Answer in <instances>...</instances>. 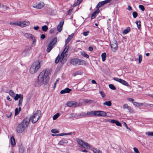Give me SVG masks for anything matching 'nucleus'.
I'll return each instance as SVG.
<instances>
[{
    "label": "nucleus",
    "instance_id": "nucleus-42",
    "mask_svg": "<svg viewBox=\"0 0 153 153\" xmlns=\"http://www.w3.org/2000/svg\"><path fill=\"white\" fill-rule=\"evenodd\" d=\"M79 116H82L83 117H85L87 116V115L86 114V113H85V112H82L79 115Z\"/></svg>",
    "mask_w": 153,
    "mask_h": 153
},
{
    "label": "nucleus",
    "instance_id": "nucleus-40",
    "mask_svg": "<svg viewBox=\"0 0 153 153\" xmlns=\"http://www.w3.org/2000/svg\"><path fill=\"white\" fill-rule=\"evenodd\" d=\"M93 151L94 153H102V152L97 149H94Z\"/></svg>",
    "mask_w": 153,
    "mask_h": 153
},
{
    "label": "nucleus",
    "instance_id": "nucleus-16",
    "mask_svg": "<svg viewBox=\"0 0 153 153\" xmlns=\"http://www.w3.org/2000/svg\"><path fill=\"white\" fill-rule=\"evenodd\" d=\"M24 36L27 39H32L34 37L32 34L28 33H25L24 34Z\"/></svg>",
    "mask_w": 153,
    "mask_h": 153
},
{
    "label": "nucleus",
    "instance_id": "nucleus-39",
    "mask_svg": "<svg viewBox=\"0 0 153 153\" xmlns=\"http://www.w3.org/2000/svg\"><path fill=\"white\" fill-rule=\"evenodd\" d=\"M23 99L22 97L20 99H19V103H18V106L19 107H21L22 106V103L23 101Z\"/></svg>",
    "mask_w": 153,
    "mask_h": 153
},
{
    "label": "nucleus",
    "instance_id": "nucleus-36",
    "mask_svg": "<svg viewBox=\"0 0 153 153\" xmlns=\"http://www.w3.org/2000/svg\"><path fill=\"white\" fill-rule=\"evenodd\" d=\"M19 22H12L10 23V25H15L18 26H19Z\"/></svg>",
    "mask_w": 153,
    "mask_h": 153
},
{
    "label": "nucleus",
    "instance_id": "nucleus-61",
    "mask_svg": "<svg viewBox=\"0 0 153 153\" xmlns=\"http://www.w3.org/2000/svg\"><path fill=\"white\" fill-rule=\"evenodd\" d=\"M111 0H105V1H103V3L104 4H105L106 3H108Z\"/></svg>",
    "mask_w": 153,
    "mask_h": 153
},
{
    "label": "nucleus",
    "instance_id": "nucleus-6",
    "mask_svg": "<svg viewBox=\"0 0 153 153\" xmlns=\"http://www.w3.org/2000/svg\"><path fill=\"white\" fill-rule=\"evenodd\" d=\"M57 40V37H56L50 42L47 49L46 51L47 52H49L51 51L54 45L56 42Z\"/></svg>",
    "mask_w": 153,
    "mask_h": 153
},
{
    "label": "nucleus",
    "instance_id": "nucleus-2",
    "mask_svg": "<svg viewBox=\"0 0 153 153\" xmlns=\"http://www.w3.org/2000/svg\"><path fill=\"white\" fill-rule=\"evenodd\" d=\"M49 80V77L47 75H45L44 71L41 72L38 77L37 84L39 85L43 84L45 85L48 83Z\"/></svg>",
    "mask_w": 153,
    "mask_h": 153
},
{
    "label": "nucleus",
    "instance_id": "nucleus-24",
    "mask_svg": "<svg viewBox=\"0 0 153 153\" xmlns=\"http://www.w3.org/2000/svg\"><path fill=\"white\" fill-rule=\"evenodd\" d=\"M47 13L48 14L50 15H53L54 13V11L50 8H48L47 9Z\"/></svg>",
    "mask_w": 153,
    "mask_h": 153
},
{
    "label": "nucleus",
    "instance_id": "nucleus-9",
    "mask_svg": "<svg viewBox=\"0 0 153 153\" xmlns=\"http://www.w3.org/2000/svg\"><path fill=\"white\" fill-rule=\"evenodd\" d=\"M81 61L78 59H73L70 60V63L71 64L75 65H80L81 64Z\"/></svg>",
    "mask_w": 153,
    "mask_h": 153
},
{
    "label": "nucleus",
    "instance_id": "nucleus-32",
    "mask_svg": "<svg viewBox=\"0 0 153 153\" xmlns=\"http://www.w3.org/2000/svg\"><path fill=\"white\" fill-rule=\"evenodd\" d=\"M104 5L103 1L99 2L96 6V8L97 9H99V8Z\"/></svg>",
    "mask_w": 153,
    "mask_h": 153
},
{
    "label": "nucleus",
    "instance_id": "nucleus-31",
    "mask_svg": "<svg viewBox=\"0 0 153 153\" xmlns=\"http://www.w3.org/2000/svg\"><path fill=\"white\" fill-rule=\"evenodd\" d=\"M83 73V72L81 71H76V72H75V73H74L73 74V76H76L78 75H82Z\"/></svg>",
    "mask_w": 153,
    "mask_h": 153
},
{
    "label": "nucleus",
    "instance_id": "nucleus-8",
    "mask_svg": "<svg viewBox=\"0 0 153 153\" xmlns=\"http://www.w3.org/2000/svg\"><path fill=\"white\" fill-rule=\"evenodd\" d=\"M110 46L113 52H115V51L117 50L118 49L117 43L115 40H114L111 43Z\"/></svg>",
    "mask_w": 153,
    "mask_h": 153
},
{
    "label": "nucleus",
    "instance_id": "nucleus-55",
    "mask_svg": "<svg viewBox=\"0 0 153 153\" xmlns=\"http://www.w3.org/2000/svg\"><path fill=\"white\" fill-rule=\"evenodd\" d=\"M89 33V31H88L86 32H84L83 33V34L85 36H87L88 35Z\"/></svg>",
    "mask_w": 153,
    "mask_h": 153
},
{
    "label": "nucleus",
    "instance_id": "nucleus-27",
    "mask_svg": "<svg viewBox=\"0 0 153 153\" xmlns=\"http://www.w3.org/2000/svg\"><path fill=\"white\" fill-rule=\"evenodd\" d=\"M10 143L13 146L15 145V141L14 138L13 137H12L10 138Z\"/></svg>",
    "mask_w": 153,
    "mask_h": 153
},
{
    "label": "nucleus",
    "instance_id": "nucleus-58",
    "mask_svg": "<svg viewBox=\"0 0 153 153\" xmlns=\"http://www.w3.org/2000/svg\"><path fill=\"white\" fill-rule=\"evenodd\" d=\"M12 115L11 112L9 113L8 114H6V117L8 118H10L11 117Z\"/></svg>",
    "mask_w": 153,
    "mask_h": 153
},
{
    "label": "nucleus",
    "instance_id": "nucleus-57",
    "mask_svg": "<svg viewBox=\"0 0 153 153\" xmlns=\"http://www.w3.org/2000/svg\"><path fill=\"white\" fill-rule=\"evenodd\" d=\"M115 124L117 126H122L121 124L117 120Z\"/></svg>",
    "mask_w": 153,
    "mask_h": 153
},
{
    "label": "nucleus",
    "instance_id": "nucleus-30",
    "mask_svg": "<svg viewBox=\"0 0 153 153\" xmlns=\"http://www.w3.org/2000/svg\"><path fill=\"white\" fill-rule=\"evenodd\" d=\"M82 0H77V1L74 3L73 6L74 7H75L79 5Z\"/></svg>",
    "mask_w": 153,
    "mask_h": 153
},
{
    "label": "nucleus",
    "instance_id": "nucleus-28",
    "mask_svg": "<svg viewBox=\"0 0 153 153\" xmlns=\"http://www.w3.org/2000/svg\"><path fill=\"white\" fill-rule=\"evenodd\" d=\"M101 57L102 61L103 62H104L105 61L106 57V53L105 52L102 53L101 55Z\"/></svg>",
    "mask_w": 153,
    "mask_h": 153
},
{
    "label": "nucleus",
    "instance_id": "nucleus-62",
    "mask_svg": "<svg viewBox=\"0 0 153 153\" xmlns=\"http://www.w3.org/2000/svg\"><path fill=\"white\" fill-rule=\"evenodd\" d=\"M45 37H46V36L45 34H42L40 38H41V39H44L45 38Z\"/></svg>",
    "mask_w": 153,
    "mask_h": 153
},
{
    "label": "nucleus",
    "instance_id": "nucleus-18",
    "mask_svg": "<svg viewBox=\"0 0 153 153\" xmlns=\"http://www.w3.org/2000/svg\"><path fill=\"white\" fill-rule=\"evenodd\" d=\"M80 146L84 148H87L88 149H90V146L87 143H85L84 141V143H82Z\"/></svg>",
    "mask_w": 153,
    "mask_h": 153
},
{
    "label": "nucleus",
    "instance_id": "nucleus-43",
    "mask_svg": "<svg viewBox=\"0 0 153 153\" xmlns=\"http://www.w3.org/2000/svg\"><path fill=\"white\" fill-rule=\"evenodd\" d=\"M132 103L134 104V105H135L136 106H139L140 105H143L142 103H139L138 102H132Z\"/></svg>",
    "mask_w": 153,
    "mask_h": 153
},
{
    "label": "nucleus",
    "instance_id": "nucleus-14",
    "mask_svg": "<svg viewBox=\"0 0 153 153\" xmlns=\"http://www.w3.org/2000/svg\"><path fill=\"white\" fill-rule=\"evenodd\" d=\"M100 12V10L99 9H96L91 14V19H93L95 18L97 15Z\"/></svg>",
    "mask_w": 153,
    "mask_h": 153
},
{
    "label": "nucleus",
    "instance_id": "nucleus-37",
    "mask_svg": "<svg viewBox=\"0 0 153 153\" xmlns=\"http://www.w3.org/2000/svg\"><path fill=\"white\" fill-rule=\"evenodd\" d=\"M48 29V27L46 25H45L42 27V30L44 31H46Z\"/></svg>",
    "mask_w": 153,
    "mask_h": 153
},
{
    "label": "nucleus",
    "instance_id": "nucleus-15",
    "mask_svg": "<svg viewBox=\"0 0 153 153\" xmlns=\"http://www.w3.org/2000/svg\"><path fill=\"white\" fill-rule=\"evenodd\" d=\"M64 22L63 20L61 21L58 25L57 30L59 32H60L62 29V27L64 24Z\"/></svg>",
    "mask_w": 153,
    "mask_h": 153
},
{
    "label": "nucleus",
    "instance_id": "nucleus-44",
    "mask_svg": "<svg viewBox=\"0 0 153 153\" xmlns=\"http://www.w3.org/2000/svg\"><path fill=\"white\" fill-rule=\"evenodd\" d=\"M109 88L112 90H115L116 89V87L114 86L113 84H110L109 85Z\"/></svg>",
    "mask_w": 153,
    "mask_h": 153
},
{
    "label": "nucleus",
    "instance_id": "nucleus-4",
    "mask_svg": "<svg viewBox=\"0 0 153 153\" xmlns=\"http://www.w3.org/2000/svg\"><path fill=\"white\" fill-rule=\"evenodd\" d=\"M40 63L39 61L34 62L30 68V72L31 74L36 72L40 68Z\"/></svg>",
    "mask_w": 153,
    "mask_h": 153
},
{
    "label": "nucleus",
    "instance_id": "nucleus-7",
    "mask_svg": "<svg viewBox=\"0 0 153 153\" xmlns=\"http://www.w3.org/2000/svg\"><path fill=\"white\" fill-rule=\"evenodd\" d=\"M31 49L30 47L26 46L22 53V55L24 56H28L29 55L30 50Z\"/></svg>",
    "mask_w": 153,
    "mask_h": 153
},
{
    "label": "nucleus",
    "instance_id": "nucleus-23",
    "mask_svg": "<svg viewBox=\"0 0 153 153\" xmlns=\"http://www.w3.org/2000/svg\"><path fill=\"white\" fill-rule=\"evenodd\" d=\"M74 35V34L72 33L70 35L68 38L66 39L65 41V45H67V44L69 42L71 39L73 38Z\"/></svg>",
    "mask_w": 153,
    "mask_h": 153
},
{
    "label": "nucleus",
    "instance_id": "nucleus-11",
    "mask_svg": "<svg viewBox=\"0 0 153 153\" xmlns=\"http://www.w3.org/2000/svg\"><path fill=\"white\" fill-rule=\"evenodd\" d=\"M67 105L69 107H75L78 106V104L77 102L74 101H69L67 102Z\"/></svg>",
    "mask_w": 153,
    "mask_h": 153
},
{
    "label": "nucleus",
    "instance_id": "nucleus-41",
    "mask_svg": "<svg viewBox=\"0 0 153 153\" xmlns=\"http://www.w3.org/2000/svg\"><path fill=\"white\" fill-rule=\"evenodd\" d=\"M31 40L33 41V42L32 43V45L33 46H35L36 45V39H35V37H33Z\"/></svg>",
    "mask_w": 153,
    "mask_h": 153
},
{
    "label": "nucleus",
    "instance_id": "nucleus-12",
    "mask_svg": "<svg viewBox=\"0 0 153 153\" xmlns=\"http://www.w3.org/2000/svg\"><path fill=\"white\" fill-rule=\"evenodd\" d=\"M44 6V4L43 2H40L37 4H34L33 7V8L40 9L43 7Z\"/></svg>",
    "mask_w": 153,
    "mask_h": 153
},
{
    "label": "nucleus",
    "instance_id": "nucleus-63",
    "mask_svg": "<svg viewBox=\"0 0 153 153\" xmlns=\"http://www.w3.org/2000/svg\"><path fill=\"white\" fill-rule=\"evenodd\" d=\"M117 121V120L113 119L111 120L110 122L112 123L115 124Z\"/></svg>",
    "mask_w": 153,
    "mask_h": 153
},
{
    "label": "nucleus",
    "instance_id": "nucleus-45",
    "mask_svg": "<svg viewBox=\"0 0 153 153\" xmlns=\"http://www.w3.org/2000/svg\"><path fill=\"white\" fill-rule=\"evenodd\" d=\"M71 132H70L68 133H61L57 134V135L58 136H62L65 135H71Z\"/></svg>",
    "mask_w": 153,
    "mask_h": 153
},
{
    "label": "nucleus",
    "instance_id": "nucleus-33",
    "mask_svg": "<svg viewBox=\"0 0 153 153\" xmlns=\"http://www.w3.org/2000/svg\"><path fill=\"white\" fill-rule=\"evenodd\" d=\"M9 94L12 97H13L15 95V94L14 91L12 90H10L9 91Z\"/></svg>",
    "mask_w": 153,
    "mask_h": 153
},
{
    "label": "nucleus",
    "instance_id": "nucleus-60",
    "mask_svg": "<svg viewBox=\"0 0 153 153\" xmlns=\"http://www.w3.org/2000/svg\"><path fill=\"white\" fill-rule=\"evenodd\" d=\"M59 79H58L56 80V81H55V82L54 83V85L53 86V88H55L56 87V84H57V82L59 81Z\"/></svg>",
    "mask_w": 153,
    "mask_h": 153
},
{
    "label": "nucleus",
    "instance_id": "nucleus-3",
    "mask_svg": "<svg viewBox=\"0 0 153 153\" xmlns=\"http://www.w3.org/2000/svg\"><path fill=\"white\" fill-rule=\"evenodd\" d=\"M65 48L63 51L61 53L60 55V57L59 55L56 58L55 60V62L57 64L59 61L61 62L62 63L64 64L66 61V59H64V54H65L68 51V46L65 45Z\"/></svg>",
    "mask_w": 153,
    "mask_h": 153
},
{
    "label": "nucleus",
    "instance_id": "nucleus-48",
    "mask_svg": "<svg viewBox=\"0 0 153 153\" xmlns=\"http://www.w3.org/2000/svg\"><path fill=\"white\" fill-rule=\"evenodd\" d=\"M142 56L141 55H139L138 57V63H140L142 60Z\"/></svg>",
    "mask_w": 153,
    "mask_h": 153
},
{
    "label": "nucleus",
    "instance_id": "nucleus-35",
    "mask_svg": "<svg viewBox=\"0 0 153 153\" xmlns=\"http://www.w3.org/2000/svg\"><path fill=\"white\" fill-rule=\"evenodd\" d=\"M135 23L137 25V26L139 29H140L141 27V22L139 21H136L135 22Z\"/></svg>",
    "mask_w": 153,
    "mask_h": 153
},
{
    "label": "nucleus",
    "instance_id": "nucleus-64",
    "mask_svg": "<svg viewBox=\"0 0 153 153\" xmlns=\"http://www.w3.org/2000/svg\"><path fill=\"white\" fill-rule=\"evenodd\" d=\"M148 135L153 136V131L148 132Z\"/></svg>",
    "mask_w": 153,
    "mask_h": 153
},
{
    "label": "nucleus",
    "instance_id": "nucleus-56",
    "mask_svg": "<svg viewBox=\"0 0 153 153\" xmlns=\"http://www.w3.org/2000/svg\"><path fill=\"white\" fill-rule=\"evenodd\" d=\"M134 150V152L135 153H140L139 152V151L138 149L136 148V147H134L133 148Z\"/></svg>",
    "mask_w": 153,
    "mask_h": 153
},
{
    "label": "nucleus",
    "instance_id": "nucleus-26",
    "mask_svg": "<svg viewBox=\"0 0 153 153\" xmlns=\"http://www.w3.org/2000/svg\"><path fill=\"white\" fill-rule=\"evenodd\" d=\"M68 143V141L67 140H60V141L58 143V145H62L64 144L67 143Z\"/></svg>",
    "mask_w": 153,
    "mask_h": 153
},
{
    "label": "nucleus",
    "instance_id": "nucleus-22",
    "mask_svg": "<svg viewBox=\"0 0 153 153\" xmlns=\"http://www.w3.org/2000/svg\"><path fill=\"white\" fill-rule=\"evenodd\" d=\"M22 97V98H23V95H21V94H16L15 95V96H14V97H14V99L15 100H17L19 98L20 99Z\"/></svg>",
    "mask_w": 153,
    "mask_h": 153
},
{
    "label": "nucleus",
    "instance_id": "nucleus-29",
    "mask_svg": "<svg viewBox=\"0 0 153 153\" xmlns=\"http://www.w3.org/2000/svg\"><path fill=\"white\" fill-rule=\"evenodd\" d=\"M111 101H105L103 103V105H105L108 106H111Z\"/></svg>",
    "mask_w": 153,
    "mask_h": 153
},
{
    "label": "nucleus",
    "instance_id": "nucleus-25",
    "mask_svg": "<svg viewBox=\"0 0 153 153\" xmlns=\"http://www.w3.org/2000/svg\"><path fill=\"white\" fill-rule=\"evenodd\" d=\"M120 83L125 86H129V85L128 84V82H126V81H125L124 80H123L122 79H121Z\"/></svg>",
    "mask_w": 153,
    "mask_h": 153
},
{
    "label": "nucleus",
    "instance_id": "nucleus-1",
    "mask_svg": "<svg viewBox=\"0 0 153 153\" xmlns=\"http://www.w3.org/2000/svg\"><path fill=\"white\" fill-rule=\"evenodd\" d=\"M30 121V118H26L24 119L17 126L16 130L17 132L20 133L24 131L28 126Z\"/></svg>",
    "mask_w": 153,
    "mask_h": 153
},
{
    "label": "nucleus",
    "instance_id": "nucleus-38",
    "mask_svg": "<svg viewBox=\"0 0 153 153\" xmlns=\"http://www.w3.org/2000/svg\"><path fill=\"white\" fill-rule=\"evenodd\" d=\"M76 141L77 143L79 145H81L82 143H84V141H82V140H80L79 139H77L76 140Z\"/></svg>",
    "mask_w": 153,
    "mask_h": 153
},
{
    "label": "nucleus",
    "instance_id": "nucleus-46",
    "mask_svg": "<svg viewBox=\"0 0 153 153\" xmlns=\"http://www.w3.org/2000/svg\"><path fill=\"white\" fill-rule=\"evenodd\" d=\"M25 151V149L23 147H20L19 149V153H23Z\"/></svg>",
    "mask_w": 153,
    "mask_h": 153
},
{
    "label": "nucleus",
    "instance_id": "nucleus-5",
    "mask_svg": "<svg viewBox=\"0 0 153 153\" xmlns=\"http://www.w3.org/2000/svg\"><path fill=\"white\" fill-rule=\"evenodd\" d=\"M41 115V111L39 110H38L35 113H33V115L31 116L30 118L32 123H34L36 122L40 117Z\"/></svg>",
    "mask_w": 153,
    "mask_h": 153
},
{
    "label": "nucleus",
    "instance_id": "nucleus-34",
    "mask_svg": "<svg viewBox=\"0 0 153 153\" xmlns=\"http://www.w3.org/2000/svg\"><path fill=\"white\" fill-rule=\"evenodd\" d=\"M130 27H128L126 29L124 30L123 32V33L124 34H126L128 33L130 31Z\"/></svg>",
    "mask_w": 153,
    "mask_h": 153
},
{
    "label": "nucleus",
    "instance_id": "nucleus-47",
    "mask_svg": "<svg viewBox=\"0 0 153 153\" xmlns=\"http://www.w3.org/2000/svg\"><path fill=\"white\" fill-rule=\"evenodd\" d=\"M59 114L58 113H57L56 114L54 115L53 117V120H56V119L59 116Z\"/></svg>",
    "mask_w": 153,
    "mask_h": 153
},
{
    "label": "nucleus",
    "instance_id": "nucleus-20",
    "mask_svg": "<svg viewBox=\"0 0 153 153\" xmlns=\"http://www.w3.org/2000/svg\"><path fill=\"white\" fill-rule=\"evenodd\" d=\"M52 72V70L51 69H47L45 71H44V74H46L45 75H47L48 76V75L50 74Z\"/></svg>",
    "mask_w": 153,
    "mask_h": 153
},
{
    "label": "nucleus",
    "instance_id": "nucleus-17",
    "mask_svg": "<svg viewBox=\"0 0 153 153\" xmlns=\"http://www.w3.org/2000/svg\"><path fill=\"white\" fill-rule=\"evenodd\" d=\"M71 90L68 88H66L64 90H61L60 92L61 94H64L67 93H69Z\"/></svg>",
    "mask_w": 153,
    "mask_h": 153
},
{
    "label": "nucleus",
    "instance_id": "nucleus-10",
    "mask_svg": "<svg viewBox=\"0 0 153 153\" xmlns=\"http://www.w3.org/2000/svg\"><path fill=\"white\" fill-rule=\"evenodd\" d=\"M106 116L107 114L105 111H96V116L105 117Z\"/></svg>",
    "mask_w": 153,
    "mask_h": 153
},
{
    "label": "nucleus",
    "instance_id": "nucleus-49",
    "mask_svg": "<svg viewBox=\"0 0 153 153\" xmlns=\"http://www.w3.org/2000/svg\"><path fill=\"white\" fill-rule=\"evenodd\" d=\"M132 15L133 17L134 18H136L138 16L137 13L136 11H134L132 13Z\"/></svg>",
    "mask_w": 153,
    "mask_h": 153
},
{
    "label": "nucleus",
    "instance_id": "nucleus-59",
    "mask_svg": "<svg viewBox=\"0 0 153 153\" xmlns=\"http://www.w3.org/2000/svg\"><path fill=\"white\" fill-rule=\"evenodd\" d=\"M100 93L101 94V95L102 98L104 97L105 96V94L103 93V92L102 91H100Z\"/></svg>",
    "mask_w": 153,
    "mask_h": 153
},
{
    "label": "nucleus",
    "instance_id": "nucleus-13",
    "mask_svg": "<svg viewBox=\"0 0 153 153\" xmlns=\"http://www.w3.org/2000/svg\"><path fill=\"white\" fill-rule=\"evenodd\" d=\"M19 26L21 27H23L30 24V22L28 21H24L23 22H19Z\"/></svg>",
    "mask_w": 153,
    "mask_h": 153
},
{
    "label": "nucleus",
    "instance_id": "nucleus-53",
    "mask_svg": "<svg viewBox=\"0 0 153 153\" xmlns=\"http://www.w3.org/2000/svg\"><path fill=\"white\" fill-rule=\"evenodd\" d=\"M19 112L20 111H19L18 108H16L15 110V116L17 115L19 113Z\"/></svg>",
    "mask_w": 153,
    "mask_h": 153
},
{
    "label": "nucleus",
    "instance_id": "nucleus-21",
    "mask_svg": "<svg viewBox=\"0 0 153 153\" xmlns=\"http://www.w3.org/2000/svg\"><path fill=\"white\" fill-rule=\"evenodd\" d=\"M87 115L88 116H96V111H87L86 112Z\"/></svg>",
    "mask_w": 153,
    "mask_h": 153
},
{
    "label": "nucleus",
    "instance_id": "nucleus-50",
    "mask_svg": "<svg viewBox=\"0 0 153 153\" xmlns=\"http://www.w3.org/2000/svg\"><path fill=\"white\" fill-rule=\"evenodd\" d=\"M139 8L142 11H144L145 10V8L143 5H140L139 6Z\"/></svg>",
    "mask_w": 153,
    "mask_h": 153
},
{
    "label": "nucleus",
    "instance_id": "nucleus-54",
    "mask_svg": "<svg viewBox=\"0 0 153 153\" xmlns=\"http://www.w3.org/2000/svg\"><path fill=\"white\" fill-rule=\"evenodd\" d=\"M113 79L114 80L117 81L120 83L121 79L117 77H114L113 78Z\"/></svg>",
    "mask_w": 153,
    "mask_h": 153
},
{
    "label": "nucleus",
    "instance_id": "nucleus-52",
    "mask_svg": "<svg viewBox=\"0 0 153 153\" xmlns=\"http://www.w3.org/2000/svg\"><path fill=\"white\" fill-rule=\"evenodd\" d=\"M82 55L84 57H86L87 58H88L89 57L88 55L85 53L84 52L82 53Z\"/></svg>",
    "mask_w": 153,
    "mask_h": 153
},
{
    "label": "nucleus",
    "instance_id": "nucleus-51",
    "mask_svg": "<svg viewBox=\"0 0 153 153\" xmlns=\"http://www.w3.org/2000/svg\"><path fill=\"white\" fill-rule=\"evenodd\" d=\"M51 131L53 133H58L59 131L58 130H57L56 129H52L51 130Z\"/></svg>",
    "mask_w": 153,
    "mask_h": 153
},
{
    "label": "nucleus",
    "instance_id": "nucleus-19",
    "mask_svg": "<svg viewBox=\"0 0 153 153\" xmlns=\"http://www.w3.org/2000/svg\"><path fill=\"white\" fill-rule=\"evenodd\" d=\"M123 108L124 109H127L130 112H131L133 111L131 107L128 106L127 104H124L123 106Z\"/></svg>",
    "mask_w": 153,
    "mask_h": 153
}]
</instances>
